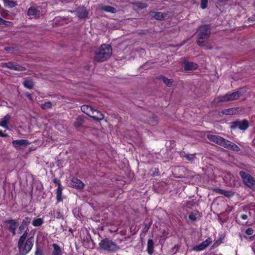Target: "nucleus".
Listing matches in <instances>:
<instances>
[{
  "mask_svg": "<svg viewBox=\"0 0 255 255\" xmlns=\"http://www.w3.org/2000/svg\"><path fill=\"white\" fill-rule=\"evenodd\" d=\"M4 228L11 232L13 235H16V229L19 225L18 220L15 219L6 220L3 222Z\"/></svg>",
  "mask_w": 255,
  "mask_h": 255,
  "instance_id": "nucleus-7",
  "label": "nucleus"
},
{
  "mask_svg": "<svg viewBox=\"0 0 255 255\" xmlns=\"http://www.w3.org/2000/svg\"><path fill=\"white\" fill-rule=\"evenodd\" d=\"M150 16L152 18H155L157 20H163L164 18V15L163 13L161 12H154L151 11L150 13Z\"/></svg>",
  "mask_w": 255,
  "mask_h": 255,
  "instance_id": "nucleus-20",
  "label": "nucleus"
},
{
  "mask_svg": "<svg viewBox=\"0 0 255 255\" xmlns=\"http://www.w3.org/2000/svg\"><path fill=\"white\" fill-rule=\"evenodd\" d=\"M53 247L54 249L53 252V255H61V250L58 245H57L56 244H54L53 245Z\"/></svg>",
  "mask_w": 255,
  "mask_h": 255,
  "instance_id": "nucleus-27",
  "label": "nucleus"
},
{
  "mask_svg": "<svg viewBox=\"0 0 255 255\" xmlns=\"http://www.w3.org/2000/svg\"><path fill=\"white\" fill-rule=\"evenodd\" d=\"M224 147L236 152L239 151L241 150L240 148L237 145L227 139V142L225 143Z\"/></svg>",
  "mask_w": 255,
  "mask_h": 255,
  "instance_id": "nucleus-15",
  "label": "nucleus"
},
{
  "mask_svg": "<svg viewBox=\"0 0 255 255\" xmlns=\"http://www.w3.org/2000/svg\"><path fill=\"white\" fill-rule=\"evenodd\" d=\"M184 157L190 161H193L195 158L194 154H186Z\"/></svg>",
  "mask_w": 255,
  "mask_h": 255,
  "instance_id": "nucleus-37",
  "label": "nucleus"
},
{
  "mask_svg": "<svg viewBox=\"0 0 255 255\" xmlns=\"http://www.w3.org/2000/svg\"><path fill=\"white\" fill-rule=\"evenodd\" d=\"M62 187L61 185L58 186L56 189V199L58 202H60L62 200Z\"/></svg>",
  "mask_w": 255,
  "mask_h": 255,
  "instance_id": "nucleus-26",
  "label": "nucleus"
},
{
  "mask_svg": "<svg viewBox=\"0 0 255 255\" xmlns=\"http://www.w3.org/2000/svg\"><path fill=\"white\" fill-rule=\"evenodd\" d=\"M27 226L24 225V224H22L19 226V232H18V234H21L22 233V231L23 230H24V229L25 228V227H26Z\"/></svg>",
  "mask_w": 255,
  "mask_h": 255,
  "instance_id": "nucleus-39",
  "label": "nucleus"
},
{
  "mask_svg": "<svg viewBox=\"0 0 255 255\" xmlns=\"http://www.w3.org/2000/svg\"><path fill=\"white\" fill-rule=\"evenodd\" d=\"M5 22H6L5 20L0 17V24H2L3 23H5Z\"/></svg>",
  "mask_w": 255,
  "mask_h": 255,
  "instance_id": "nucleus-49",
  "label": "nucleus"
},
{
  "mask_svg": "<svg viewBox=\"0 0 255 255\" xmlns=\"http://www.w3.org/2000/svg\"><path fill=\"white\" fill-rule=\"evenodd\" d=\"M160 79H162L163 83L168 87H171L172 85V81L171 79H168L164 76H161Z\"/></svg>",
  "mask_w": 255,
  "mask_h": 255,
  "instance_id": "nucleus-29",
  "label": "nucleus"
},
{
  "mask_svg": "<svg viewBox=\"0 0 255 255\" xmlns=\"http://www.w3.org/2000/svg\"><path fill=\"white\" fill-rule=\"evenodd\" d=\"M241 95V92L236 91L232 93H227L224 96H220L217 99L220 103L225 102L238 99Z\"/></svg>",
  "mask_w": 255,
  "mask_h": 255,
  "instance_id": "nucleus-8",
  "label": "nucleus"
},
{
  "mask_svg": "<svg viewBox=\"0 0 255 255\" xmlns=\"http://www.w3.org/2000/svg\"><path fill=\"white\" fill-rule=\"evenodd\" d=\"M5 5L10 7H14L16 5L15 2L13 1L7 0L5 1Z\"/></svg>",
  "mask_w": 255,
  "mask_h": 255,
  "instance_id": "nucleus-34",
  "label": "nucleus"
},
{
  "mask_svg": "<svg viewBox=\"0 0 255 255\" xmlns=\"http://www.w3.org/2000/svg\"><path fill=\"white\" fill-rule=\"evenodd\" d=\"M0 137H7L8 135L6 133H4L1 130H0Z\"/></svg>",
  "mask_w": 255,
  "mask_h": 255,
  "instance_id": "nucleus-45",
  "label": "nucleus"
},
{
  "mask_svg": "<svg viewBox=\"0 0 255 255\" xmlns=\"http://www.w3.org/2000/svg\"><path fill=\"white\" fill-rule=\"evenodd\" d=\"M151 222H149L148 224L145 225L143 229H142V233L141 234V235L144 236L148 232L149 229L150 228V227L151 225Z\"/></svg>",
  "mask_w": 255,
  "mask_h": 255,
  "instance_id": "nucleus-33",
  "label": "nucleus"
},
{
  "mask_svg": "<svg viewBox=\"0 0 255 255\" xmlns=\"http://www.w3.org/2000/svg\"><path fill=\"white\" fill-rule=\"evenodd\" d=\"M52 103L51 102L48 101L45 102L44 104H42L40 105V107L42 110H47L48 109H50L52 107Z\"/></svg>",
  "mask_w": 255,
  "mask_h": 255,
  "instance_id": "nucleus-32",
  "label": "nucleus"
},
{
  "mask_svg": "<svg viewBox=\"0 0 255 255\" xmlns=\"http://www.w3.org/2000/svg\"><path fill=\"white\" fill-rule=\"evenodd\" d=\"M253 233L254 230L251 228H248L246 231V233L248 235H252L253 234Z\"/></svg>",
  "mask_w": 255,
  "mask_h": 255,
  "instance_id": "nucleus-41",
  "label": "nucleus"
},
{
  "mask_svg": "<svg viewBox=\"0 0 255 255\" xmlns=\"http://www.w3.org/2000/svg\"><path fill=\"white\" fill-rule=\"evenodd\" d=\"M99 245L102 249L110 253L116 252L120 249L115 242L107 238L102 240Z\"/></svg>",
  "mask_w": 255,
  "mask_h": 255,
  "instance_id": "nucleus-5",
  "label": "nucleus"
},
{
  "mask_svg": "<svg viewBox=\"0 0 255 255\" xmlns=\"http://www.w3.org/2000/svg\"><path fill=\"white\" fill-rule=\"evenodd\" d=\"M28 230L25 231L24 233L20 236L17 244L19 254L21 255H25L28 253L32 249L33 245L34 239L33 237L29 238L25 242L28 235Z\"/></svg>",
  "mask_w": 255,
  "mask_h": 255,
  "instance_id": "nucleus-1",
  "label": "nucleus"
},
{
  "mask_svg": "<svg viewBox=\"0 0 255 255\" xmlns=\"http://www.w3.org/2000/svg\"><path fill=\"white\" fill-rule=\"evenodd\" d=\"M189 218L192 221H195L196 220V216L192 214L189 215Z\"/></svg>",
  "mask_w": 255,
  "mask_h": 255,
  "instance_id": "nucleus-42",
  "label": "nucleus"
},
{
  "mask_svg": "<svg viewBox=\"0 0 255 255\" xmlns=\"http://www.w3.org/2000/svg\"><path fill=\"white\" fill-rule=\"evenodd\" d=\"M147 251L149 255H152L154 252V242L151 239L148 240L147 245Z\"/></svg>",
  "mask_w": 255,
  "mask_h": 255,
  "instance_id": "nucleus-21",
  "label": "nucleus"
},
{
  "mask_svg": "<svg viewBox=\"0 0 255 255\" xmlns=\"http://www.w3.org/2000/svg\"><path fill=\"white\" fill-rule=\"evenodd\" d=\"M72 186L79 189H82L84 187V184L79 179L77 178H73L70 182Z\"/></svg>",
  "mask_w": 255,
  "mask_h": 255,
  "instance_id": "nucleus-16",
  "label": "nucleus"
},
{
  "mask_svg": "<svg viewBox=\"0 0 255 255\" xmlns=\"http://www.w3.org/2000/svg\"><path fill=\"white\" fill-rule=\"evenodd\" d=\"M53 182L58 184V186L61 185L60 181L56 178L53 179Z\"/></svg>",
  "mask_w": 255,
  "mask_h": 255,
  "instance_id": "nucleus-46",
  "label": "nucleus"
},
{
  "mask_svg": "<svg viewBox=\"0 0 255 255\" xmlns=\"http://www.w3.org/2000/svg\"><path fill=\"white\" fill-rule=\"evenodd\" d=\"M56 218L57 219H63V214H61L60 212H57L56 213Z\"/></svg>",
  "mask_w": 255,
  "mask_h": 255,
  "instance_id": "nucleus-43",
  "label": "nucleus"
},
{
  "mask_svg": "<svg viewBox=\"0 0 255 255\" xmlns=\"http://www.w3.org/2000/svg\"><path fill=\"white\" fill-rule=\"evenodd\" d=\"M23 85L28 89H32L34 86V84L31 79H26L23 82Z\"/></svg>",
  "mask_w": 255,
  "mask_h": 255,
  "instance_id": "nucleus-24",
  "label": "nucleus"
},
{
  "mask_svg": "<svg viewBox=\"0 0 255 255\" xmlns=\"http://www.w3.org/2000/svg\"><path fill=\"white\" fill-rule=\"evenodd\" d=\"M148 123L152 126H155L158 123V119L157 117L153 116L148 120Z\"/></svg>",
  "mask_w": 255,
  "mask_h": 255,
  "instance_id": "nucleus-28",
  "label": "nucleus"
},
{
  "mask_svg": "<svg viewBox=\"0 0 255 255\" xmlns=\"http://www.w3.org/2000/svg\"><path fill=\"white\" fill-rule=\"evenodd\" d=\"M249 127V123L247 120L236 121L232 123L231 128L236 129L238 128L241 130H245Z\"/></svg>",
  "mask_w": 255,
  "mask_h": 255,
  "instance_id": "nucleus-10",
  "label": "nucleus"
},
{
  "mask_svg": "<svg viewBox=\"0 0 255 255\" xmlns=\"http://www.w3.org/2000/svg\"><path fill=\"white\" fill-rule=\"evenodd\" d=\"M13 48L12 47H6L4 48L5 50L6 51H10L11 49H12Z\"/></svg>",
  "mask_w": 255,
  "mask_h": 255,
  "instance_id": "nucleus-48",
  "label": "nucleus"
},
{
  "mask_svg": "<svg viewBox=\"0 0 255 255\" xmlns=\"http://www.w3.org/2000/svg\"><path fill=\"white\" fill-rule=\"evenodd\" d=\"M11 116L9 115H6L2 119L0 120V126L4 128H8V124L9 123Z\"/></svg>",
  "mask_w": 255,
  "mask_h": 255,
  "instance_id": "nucleus-19",
  "label": "nucleus"
},
{
  "mask_svg": "<svg viewBox=\"0 0 255 255\" xmlns=\"http://www.w3.org/2000/svg\"><path fill=\"white\" fill-rule=\"evenodd\" d=\"M240 175L243 179L245 185L253 190H255V179L245 171L240 172Z\"/></svg>",
  "mask_w": 255,
  "mask_h": 255,
  "instance_id": "nucleus-6",
  "label": "nucleus"
},
{
  "mask_svg": "<svg viewBox=\"0 0 255 255\" xmlns=\"http://www.w3.org/2000/svg\"><path fill=\"white\" fill-rule=\"evenodd\" d=\"M43 223V220L41 218L34 219L32 221V225L35 227H39Z\"/></svg>",
  "mask_w": 255,
  "mask_h": 255,
  "instance_id": "nucleus-30",
  "label": "nucleus"
},
{
  "mask_svg": "<svg viewBox=\"0 0 255 255\" xmlns=\"http://www.w3.org/2000/svg\"><path fill=\"white\" fill-rule=\"evenodd\" d=\"M29 143L28 141L25 139L15 140L12 142V145L17 150L23 149Z\"/></svg>",
  "mask_w": 255,
  "mask_h": 255,
  "instance_id": "nucleus-12",
  "label": "nucleus"
},
{
  "mask_svg": "<svg viewBox=\"0 0 255 255\" xmlns=\"http://www.w3.org/2000/svg\"><path fill=\"white\" fill-rule=\"evenodd\" d=\"M237 113V109L233 108L225 109L221 112L222 114L226 115H233L236 114Z\"/></svg>",
  "mask_w": 255,
  "mask_h": 255,
  "instance_id": "nucleus-22",
  "label": "nucleus"
},
{
  "mask_svg": "<svg viewBox=\"0 0 255 255\" xmlns=\"http://www.w3.org/2000/svg\"><path fill=\"white\" fill-rule=\"evenodd\" d=\"M99 8L100 9L107 12L114 13L117 12V9L115 7L110 5L101 4L99 6Z\"/></svg>",
  "mask_w": 255,
  "mask_h": 255,
  "instance_id": "nucleus-18",
  "label": "nucleus"
},
{
  "mask_svg": "<svg viewBox=\"0 0 255 255\" xmlns=\"http://www.w3.org/2000/svg\"><path fill=\"white\" fill-rule=\"evenodd\" d=\"M215 191H216L217 192H218V193H220V194H223V195L224 192V191H225V190H224L221 189H219V188L215 189Z\"/></svg>",
  "mask_w": 255,
  "mask_h": 255,
  "instance_id": "nucleus-44",
  "label": "nucleus"
},
{
  "mask_svg": "<svg viewBox=\"0 0 255 255\" xmlns=\"http://www.w3.org/2000/svg\"><path fill=\"white\" fill-rule=\"evenodd\" d=\"M112 49L110 45L103 44L97 49L95 53V61L102 62L110 58Z\"/></svg>",
  "mask_w": 255,
  "mask_h": 255,
  "instance_id": "nucleus-2",
  "label": "nucleus"
},
{
  "mask_svg": "<svg viewBox=\"0 0 255 255\" xmlns=\"http://www.w3.org/2000/svg\"><path fill=\"white\" fill-rule=\"evenodd\" d=\"M241 218L243 219V220H247L248 218V216L246 214H242L241 215Z\"/></svg>",
  "mask_w": 255,
  "mask_h": 255,
  "instance_id": "nucleus-47",
  "label": "nucleus"
},
{
  "mask_svg": "<svg viewBox=\"0 0 255 255\" xmlns=\"http://www.w3.org/2000/svg\"><path fill=\"white\" fill-rule=\"evenodd\" d=\"M223 195L227 197H231L234 195L233 192L231 191H225L224 192Z\"/></svg>",
  "mask_w": 255,
  "mask_h": 255,
  "instance_id": "nucleus-35",
  "label": "nucleus"
},
{
  "mask_svg": "<svg viewBox=\"0 0 255 255\" xmlns=\"http://www.w3.org/2000/svg\"><path fill=\"white\" fill-rule=\"evenodd\" d=\"M35 255H43V251L38 248H37L35 252Z\"/></svg>",
  "mask_w": 255,
  "mask_h": 255,
  "instance_id": "nucleus-40",
  "label": "nucleus"
},
{
  "mask_svg": "<svg viewBox=\"0 0 255 255\" xmlns=\"http://www.w3.org/2000/svg\"><path fill=\"white\" fill-rule=\"evenodd\" d=\"M207 137L210 141H213L223 147L224 146L225 143L227 142L226 139H225L219 135L208 134L207 135Z\"/></svg>",
  "mask_w": 255,
  "mask_h": 255,
  "instance_id": "nucleus-9",
  "label": "nucleus"
},
{
  "mask_svg": "<svg viewBox=\"0 0 255 255\" xmlns=\"http://www.w3.org/2000/svg\"><path fill=\"white\" fill-rule=\"evenodd\" d=\"M27 13L29 15L36 16L39 14V10L34 7H30L28 10Z\"/></svg>",
  "mask_w": 255,
  "mask_h": 255,
  "instance_id": "nucleus-25",
  "label": "nucleus"
},
{
  "mask_svg": "<svg viewBox=\"0 0 255 255\" xmlns=\"http://www.w3.org/2000/svg\"><path fill=\"white\" fill-rule=\"evenodd\" d=\"M76 15L81 19H84L87 17L88 11L85 7L81 6L77 8Z\"/></svg>",
  "mask_w": 255,
  "mask_h": 255,
  "instance_id": "nucleus-14",
  "label": "nucleus"
},
{
  "mask_svg": "<svg viewBox=\"0 0 255 255\" xmlns=\"http://www.w3.org/2000/svg\"><path fill=\"white\" fill-rule=\"evenodd\" d=\"M81 109L83 113L96 121H100L104 119V115L100 111L95 110L90 106L83 105L81 106Z\"/></svg>",
  "mask_w": 255,
  "mask_h": 255,
  "instance_id": "nucleus-4",
  "label": "nucleus"
},
{
  "mask_svg": "<svg viewBox=\"0 0 255 255\" xmlns=\"http://www.w3.org/2000/svg\"><path fill=\"white\" fill-rule=\"evenodd\" d=\"M208 0H201V7L202 9H205L207 6Z\"/></svg>",
  "mask_w": 255,
  "mask_h": 255,
  "instance_id": "nucleus-36",
  "label": "nucleus"
},
{
  "mask_svg": "<svg viewBox=\"0 0 255 255\" xmlns=\"http://www.w3.org/2000/svg\"><path fill=\"white\" fill-rule=\"evenodd\" d=\"M84 121L83 118L81 116H78L75 120L74 123V126L76 128H78L83 124Z\"/></svg>",
  "mask_w": 255,
  "mask_h": 255,
  "instance_id": "nucleus-23",
  "label": "nucleus"
},
{
  "mask_svg": "<svg viewBox=\"0 0 255 255\" xmlns=\"http://www.w3.org/2000/svg\"><path fill=\"white\" fill-rule=\"evenodd\" d=\"M133 4L139 9H143L147 7V4L141 1H137L134 2Z\"/></svg>",
  "mask_w": 255,
  "mask_h": 255,
  "instance_id": "nucleus-31",
  "label": "nucleus"
},
{
  "mask_svg": "<svg viewBox=\"0 0 255 255\" xmlns=\"http://www.w3.org/2000/svg\"><path fill=\"white\" fill-rule=\"evenodd\" d=\"M212 239L209 238L200 244L192 248V250L197 252L202 251L206 249L212 243Z\"/></svg>",
  "mask_w": 255,
  "mask_h": 255,
  "instance_id": "nucleus-13",
  "label": "nucleus"
},
{
  "mask_svg": "<svg viewBox=\"0 0 255 255\" xmlns=\"http://www.w3.org/2000/svg\"><path fill=\"white\" fill-rule=\"evenodd\" d=\"M1 66L17 71H23L26 69L24 67L17 64H14L12 62L3 63L1 64Z\"/></svg>",
  "mask_w": 255,
  "mask_h": 255,
  "instance_id": "nucleus-11",
  "label": "nucleus"
},
{
  "mask_svg": "<svg viewBox=\"0 0 255 255\" xmlns=\"http://www.w3.org/2000/svg\"><path fill=\"white\" fill-rule=\"evenodd\" d=\"M197 44L203 46L211 34V29L208 25H202L200 26L197 30Z\"/></svg>",
  "mask_w": 255,
  "mask_h": 255,
  "instance_id": "nucleus-3",
  "label": "nucleus"
},
{
  "mask_svg": "<svg viewBox=\"0 0 255 255\" xmlns=\"http://www.w3.org/2000/svg\"><path fill=\"white\" fill-rule=\"evenodd\" d=\"M219 2H222L225 1L226 0H218Z\"/></svg>",
  "mask_w": 255,
  "mask_h": 255,
  "instance_id": "nucleus-51",
  "label": "nucleus"
},
{
  "mask_svg": "<svg viewBox=\"0 0 255 255\" xmlns=\"http://www.w3.org/2000/svg\"><path fill=\"white\" fill-rule=\"evenodd\" d=\"M184 70L185 71L194 70L197 68L198 65L196 63L189 61H184Z\"/></svg>",
  "mask_w": 255,
  "mask_h": 255,
  "instance_id": "nucleus-17",
  "label": "nucleus"
},
{
  "mask_svg": "<svg viewBox=\"0 0 255 255\" xmlns=\"http://www.w3.org/2000/svg\"><path fill=\"white\" fill-rule=\"evenodd\" d=\"M9 23H10V22H9L8 21H6V22H5V23H3L2 24H4L5 25H8V24Z\"/></svg>",
  "mask_w": 255,
  "mask_h": 255,
  "instance_id": "nucleus-50",
  "label": "nucleus"
},
{
  "mask_svg": "<svg viewBox=\"0 0 255 255\" xmlns=\"http://www.w3.org/2000/svg\"><path fill=\"white\" fill-rule=\"evenodd\" d=\"M30 218L28 217H26L25 219L22 221V224H24V225L27 226L28 225L30 222Z\"/></svg>",
  "mask_w": 255,
  "mask_h": 255,
  "instance_id": "nucleus-38",
  "label": "nucleus"
},
{
  "mask_svg": "<svg viewBox=\"0 0 255 255\" xmlns=\"http://www.w3.org/2000/svg\"><path fill=\"white\" fill-rule=\"evenodd\" d=\"M28 97L30 99H31V96L30 95H28Z\"/></svg>",
  "mask_w": 255,
  "mask_h": 255,
  "instance_id": "nucleus-52",
  "label": "nucleus"
}]
</instances>
